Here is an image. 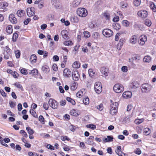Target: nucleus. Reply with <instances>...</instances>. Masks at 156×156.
<instances>
[{
  "instance_id": "nucleus-5",
  "label": "nucleus",
  "mask_w": 156,
  "mask_h": 156,
  "mask_svg": "<svg viewBox=\"0 0 156 156\" xmlns=\"http://www.w3.org/2000/svg\"><path fill=\"white\" fill-rule=\"evenodd\" d=\"M102 34L104 36L107 37H111L113 34L112 31L109 29H105L103 30Z\"/></svg>"
},
{
  "instance_id": "nucleus-32",
  "label": "nucleus",
  "mask_w": 156,
  "mask_h": 156,
  "mask_svg": "<svg viewBox=\"0 0 156 156\" xmlns=\"http://www.w3.org/2000/svg\"><path fill=\"white\" fill-rule=\"evenodd\" d=\"M113 139V138L112 136H108L107 138H105L104 139L103 141L105 142H109L112 141Z\"/></svg>"
},
{
  "instance_id": "nucleus-33",
  "label": "nucleus",
  "mask_w": 156,
  "mask_h": 156,
  "mask_svg": "<svg viewBox=\"0 0 156 156\" xmlns=\"http://www.w3.org/2000/svg\"><path fill=\"white\" fill-rule=\"evenodd\" d=\"M13 85L18 88H19L22 91L23 90V87L19 82H16L14 83Z\"/></svg>"
},
{
  "instance_id": "nucleus-47",
  "label": "nucleus",
  "mask_w": 156,
  "mask_h": 156,
  "mask_svg": "<svg viewBox=\"0 0 156 156\" xmlns=\"http://www.w3.org/2000/svg\"><path fill=\"white\" fill-rule=\"evenodd\" d=\"M86 127L88 128H90L92 129H96V126L93 124H89L86 126Z\"/></svg>"
},
{
  "instance_id": "nucleus-7",
  "label": "nucleus",
  "mask_w": 156,
  "mask_h": 156,
  "mask_svg": "<svg viewBox=\"0 0 156 156\" xmlns=\"http://www.w3.org/2000/svg\"><path fill=\"white\" fill-rule=\"evenodd\" d=\"M72 76L73 79L74 81H77L79 80L80 75L77 70L72 72Z\"/></svg>"
},
{
  "instance_id": "nucleus-3",
  "label": "nucleus",
  "mask_w": 156,
  "mask_h": 156,
  "mask_svg": "<svg viewBox=\"0 0 156 156\" xmlns=\"http://www.w3.org/2000/svg\"><path fill=\"white\" fill-rule=\"evenodd\" d=\"M113 89L115 92L118 93H120L123 92L124 90L123 86L119 83L115 84L114 86Z\"/></svg>"
},
{
  "instance_id": "nucleus-25",
  "label": "nucleus",
  "mask_w": 156,
  "mask_h": 156,
  "mask_svg": "<svg viewBox=\"0 0 156 156\" xmlns=\"http://www.w3.org/2000/svg\"><path fill=\"white\" fill-rule=\"evenodd\" d=\"M37 59V57L36 56L33 54L32 55L30 58V61L32 62H35Z\"/></svg>"
},
{
  "instance_id": "nucleus-49",
  "label": "nucleus",
  "mask_w": 156,
  "mask_h": 156,
  "mask_svg": "<svg viewBox=\"0 0 156 156\" xmlns=\"http://www.w3.org/2000/svg\"><path fill=\"white\" fill-rule=\"evenodd\" d=\"M141 2V0H134V4L136 6H138L140 5Z\"/></svg>"
},
{
  "instance_id": "nucleus-19",
  "label": "nucleus",
  "mask_w": 156,
  "mask_h": 156,
  "mask_svg": "<svg viewBox=\"0 0 156 156\" xmlns=\"http://www.w3.org/2000/svg\"><path fill=\"white\" fill-rule=\"evenodd\" d=\"M70 113L71 115L75 116H77L80 115L79 111L74 109L71 110L70 111Z\"/></svg>"
},
{
  "instance_id": "nucleus-13",
  "label": "nucleus",
  "mask_w": 156,
  "mask_h": 156,
  "mask_svg": "<svg viewBox=\"0 0 156 156\" xmlns=\"http://www.w3.org/2000/svg\"><path fill=\"white\" fill-rule=\"evenodd\" d=\"M117 149L115 150L116 153L119 156H125V154L121 151V147L120 146H118Z\"/></svg>"
},
{
  "instance_id": "nucleus-57",
  "label": "nucleus",
  "mask_w": 156,
  "mask_h": 156,
  "mask_svg": "<svg viewBox=\"0 0 156 156\" xmlns=\"http://www.w3.org/2000/svg\"><path fill=\"white\" fill-rule=\"evenodd\" d=\"M83 95V93L82 91H79L76 94L77 97L79 98L81 97Z\"/></svg>"
},
{
  "instance_id": "nucleus-42",
  "label": "nucleus",
  "mask_w": 156,
  "mask_h": 156,
  "mask_svg": "<svg viewBox=\"0 0 156 156\" xmlns=\"http://www.w3.org/2000/svg\"><path fill=\"white\" fill-rule=\"evenodd\" d=\"M30 113L34 117L36 118L37 117L36 112L33 109H31L30 111Z\"/></svg>"
},
{
  "instance_id": "nucleus-35",
  "label": "nucleus",
  "mask_w": 156,
  "mask_h": 156,
  "mask_svg": "<svg viewBox=\"0 0 156 156\" xmlns=\"http://www.w3.org/2000/svg\"><path fill=\"white\" fill-rule=\"evenodd\" d=\"M119 104L117 102H114L112 103V104L110 105V106L111 108L114 109L113 108H118Z\"/></svg>"
},
{
  "instance_id": "nucleus-9",
  "label": "nucleus",
  "mask_w": 156,
  "mask_h": 156,
  "mask_svg": "<svg viewBox=\"0 0 156 156\" xmlns=\"http://www.w3.org/2000/svg\"><path fill=\"white\" fill-rule=\"evenodd\" d=\"M35 11V9L33 7L27 8V12L29 17H31L34 14Z\"/></svg>"
},
{
  "instance_id": "nucleus-63",
  "label": "nucleus",
  "mask_w": 156,
  "mask_h": 156,
  "mask_svg": "<svg viewBox=\"0 0 156 156\" xmlns=\"http://www.w3.org/2000/svg\"><path fill=\"white\" fill-rule=\"evenodd\" d=\"M61 139L63 141H64L65 140H70L67 136H61Z\"/></svg>"
},
{
  "instance_id": "nucleus-28",
  "label": "nucleus",
  "mask_w": 156,
  "mask_h": 156,
  "mask_svg": "<svg viewBox=\"0 0 156 156\" xmlns=\"http://www.w3.org/2000/svg\"><path fill=\"white\" fill-rule=\"evenodd\" d=\"M25 14L24 11L23 10H18L17 12V15L20 17H21L24 16Z\"/></svg>"
},
{
  "instance_id": "nucleus-1",
  "label": "nucleus",
  "mask_w": 156,
  "mask_h": 156,
  "mask_svg": "<svg viewBox=\"0 0 156 156\" xmlns=\"http://www.w3.org/2000/svg\"><path fill=\"white\" fill-rule=\"evenodd\" d=\"M77 15L81 17H86L87 15V10L84 8H79L76 11Z\"/></svg>"
},
{
  "instance_id": "nucleus-37",
  "label": "nucleus",
  "mask_w": 156,
  "mask_h": 156,
  "mask_svg": "<svg viewBox=\"0 0 156 156\" xmlns=\"http://www.w3.org/2000/svg\"><path fill=\"white\" fill-rule=\"evenodd\" d=\"M28 70H27L24 68H22L20 70L21 73L24 75H27L28 73Z\"/></svg>"
},
{
  "instance_id": "nucleus-18",
  "label": "nucleus",
  "mask_w": 156,
  "mask_h": 156,
  "mask_svg": "<svg viewBox=\"0 0 156 156\" xmlns=\"http://www.w3.org/2000/svg\"><path fill=\"white\" fill-rule=\"evenodd\" d=\"M29 74H32L33 76L36 78H37L38 75V70L36 69H34L31 71L29 73Z\"/></svg>"
},
{
  "instance_id": "nucleus-41",
  "label": "nucleus",
  "mask_w": 156,
  "mask_h": 156,
  "mask_svg": "<svg viewBox=\"0 0 156 156\" xmlns=\"http://www.w3.org/2000/svg\"><path fill=\"white\" fill-rule=\"evenodd\" d=\"M144 121V119H136L135 120L134 122L135 124H139L142 123Z\"/></svg>"
},
{
  "instance_id": "nucleus-59",
  "label": "nucleus",
  "mask_w": 156,
  "mask_h": 156,
  "mask_svg": "<svg viewBox=\"0 0 156 156\" xmlns=\"http://www.w3.org/2000/svg\"><path fill=\"white\" fill-rule=\"evenodd\" d=\"M9 104L10 107L12 108L14 107L16 105V103L12 101H9Z\"/></svg>"
},
{
  "instance_id": "nucleus-60",
  "label": "nucleus",
  "mask_w": 156,
  "mask_h": 156,
  "mask_svg": "<svg viewBox=\"0 0 156 156\" xmlns=\"http://www.w3.org/2000/svg\"><path fill=\"white\" fill-rule=\"evenodd\" d=\"M10 49L8 46H6L4 50V51H5L7 54H9L10 52Z\"/></svg>"
},
{
  "instance_id": "nucleus-15",
  "label": "nucleus",
  "mask_w": 156,
  "mask_h": 156,
  "mask_svg": "<svg viewBox=\"0 0 156 156\" xmlns=\"http://www.w3.org/2000/svg\"><path fill=\"white\" fill-rule=\"evenodd\" d=\"M101 72L102 74L105 75V76L108 75V69L105 67H102L101 69Z\"/></svg>"
},
{
  "instance_id": "nucleus-30",
  "label": "nucleus",
  "mask_w": 156,
  "mask_h": 156,
  "mask_svg": "<svg viewBox=\"0 0 156 156\" xmlns=\"http://www.w3.org/2000/svg\"><path fill=\"white\" fill-rule=\"evenodd\" d=\"M151 133L150 129L147 128H145L144 129L143 134L145 135H148Z\"/></svg>"
},
{
  "instance_id": "nucleus-26",
  "label": "nucleus",
  "mask_w": 156,
  "mask_h": 156,
  "mask_svg": "<svg viewBox=\"0 0 156 156\" xmlns=\"http://www.w3.org/2000/svg\"><path fill=\"white\" fill-rule=\"evenodd\" d=\"M88 74L90 77H94L95 74V71L92 69H90L88 71Z\"/></svg>"
},
{
  "instance_id": "nucleus-38",
  "label": "nucleus",
  "mask_w": 156,
  "mask_h": 156,
  "mask_svg": "<svg viewBox=\"0 0 156 156\" xmlns=\"http://www.w3.org/2000/svg\"><path fill=\"white\" fill-rule=\"evenodd\" d=\"M64 44L65 46H69L73 45V43L71 41H66L63 43Z\"/></svg>"
},
{
  "instance_id": "nucleus-21",
  "label": "nucleus",
  "mask_w": 156,
  "mask_h": 156,
  "mask_svg": "<svg viewBox=\"0 0 156 156\" xmlns=\"http://www.w3.org/2000/svg\"><path fill=\"white\" fill-rule=\"evenodd\" d=\"M42 70L45 73H48L50 71V69L49 66L46 65L42 66Z\"/></svg>"
},
{
  "instance_id": "nucleus-8",
  "label": "nucleus",
  "mask_w": 156,
  "mask_h": 156,
  "mask_svg": "<svg viewBox=\"0 0 156 156\" xmlns=\"http://www.w3.org/2000/svg\"><path fill=\"white\" fill-rule=\"evenodd\" d=\"M140 40L138 41V43L141 46L144 44L145 42L147 41V37L144 35H141L139 37Z\"/></svg>"
},
{
  "instance_id": "nucleus-14",
  "label": "nucleus",
  "mask_w": 156,
  "mask_h": 156,
  "mask_svg": "<svg viewBox=\"0 0 156 156\" xmlns=\"http://www.w3.org/2000/svg\"><path fill=\"white\" fill-rule=\"evenodd\" d=\"M137 40V37L136 35H133L130 38L129 42L131 44H134L136 43Z\"/></svg>"
},
{
  "instance_id": "nucleus-22",
  "label": "nucleus",
  "mask_w": 156,
  "mask_h": 156,
  "mask_svg": "<svg viewBox=\"0 0 156 156\" xmlns=\"http://www.w3.org/2000/svg\"><path fill=\"white\" fill-rule=\"evenodd\" d=\"M8 6V3L6 2H0V9H5Z\"/></svg>"
},
{
  "instance_id": "nucleus-48",
  "label": "nucleus",
  "mask_w": 156,
  "mask_h": 156,
  "mask_svg": "<svg viewBox=\"0 0 156 156\" xmlns=\"http://www.w3.org/2000/svg\"><path fill=\"white\" fill-rule=\"evenodd\" d=\"M14 53H15L16 58H19L20 57V51L18 50L16 51H15Z\"/></svg>"
},
{
  "instance_id": "nucleus-2",
  "label": "nucleus",
  "mask_w": 156,
  "mask_h": 156,
  "mask_svg": "<svg viewBox=\"0 0 156 156\" xmlns=\"http://www.w3.org/2000/svg\"><path fill=\"white\" fill-rule=\"evenodd\" d=\"M151 86L148 83H144L142 85L141 88L143 93H148L151 90Z\"/></svg>"
},
{
  "instance_id": "nucleus-34",
  "label": "nucleus",
  "mask_w": 156,
  "mask_h": 156,
  "mask_svg": "<svg viewBox=\"0 0 156 156\" xmlns=\"http://www.w3.org/2000/svg\"><path fill=\"white\" fill-rule=\"evenodd\" d=\"M112 26L116 30H118L120 28V26L118 23H114L112 25Z\"/></svg>"
},
{
  "instance_id": "nucleus-17",
  "label": "nucleus",
  "mask_w": 156,
  "mask_h": 156,
  "mask_svg": "<svg viewBox=\"0 0 156 156\" xmlns=\"http://www.w3.org/2000/svg\"><path fill=\"white\" fill-rule=\"evenodd\" d=\"M62 37L65 39H67L69 38L68 36V32L65 30H62L61 33Z\"/></svg>"
},
{
  "instance_id": "nucleus-24",
  "label": "nucleus",
  "mask_w": 156,
  "mask_h": 156,
  "mask_svg": "<svg viewBox=\"0 0 156 156\" xmlns=\"http://www.w3.org/2000/svg\"><path fill=\"white\" fill-rule=\"evenodd\" d=\"M113 108L114 109L111 108L110 109V114L113 116L115 115L118 112V108Z\"/></svg>"
},
{
  "instance_id": "nucleus-58",
  "label": "nucleus",
  "mask_w": 156,
  "mask_h": 156,
  "mask_svg": "<svg viewBox=\"0 0 156 156\" xmlns=\"http://www.w3.org/2000/svg\"><path fill=\"white\" fill-rule=\"evenodd\" d=\"M76 88L77 86L75 83H73L72 84L71 87V89L72 90H74L76 89Z\"/></svg>"
},
{
  "instance_id": "nucleus-20",
  "label": "nucleus",
  "mask_w": 156,
  "mask_h": 156,
  "mask_svg": "<svg viewBox=\"0 0 156 156\" xmlns=\"http://www.w3.org/2000/svg\"><path fill=\"white\" fill-rule=\"evenodd\" d=\"M125 40L123 38H122L120 40L119 43L117 45V48L118 50H120Z\"/></svg>"
},
{
  "instance_id": "nucleus-23",
  "label": "nucleus",
  "mask_w": 156,
  "mask_h": 156,
  "mask_svg": "<svg viewBox=\"0 0 156 156\" xmlns=\"http://www.w3.org/2000/svg\"><path fill=\"white\" fill-rule=\"evenodd\" d=\"M81 0H74L73 2V7L78 6L80 3Z\"/></svg>"
},
{
  "instance_id": "nucleus-45",
  "label": "nucleus",
  "mask_w": 156,
  "mask_h": 156,
  "mask_svg": "<svg viewBox=\"0 0 156 156\" xmlns=\"http://www.w3.org/2000/svg\"><path fill=\"white\" fill-rule=\"evenodd\" d=\"M144 24L148 27H150L151 24V22L150 20L146 19L145 21Z\"/></svg>"
},
{
  "instance_id": "nucleus-44",
  "label": "nucleus",
  "mask_w": 156,
  "mask_h": 156,
  "mask_svg": "<svg viewBox=\"0 0 156 156\" xmlns=\"http://www.w3.org/2000/svg\"><path fill=\"white\" fill-rule=\"evenodd\" d=\"M18 37V34L16 33H15L13 34L12 37V41L13 42H15L16 41V39Z\"/></svg>"
},
{
  "instance_id": "nucleus-36",
  "label": "nucleus",
  "mask_w": 156,
  "mask_h": 156,
  "mask_svg": "<svg viewBox=\"0 0 156 156\" xmlns=\"http://www.w3.org/2000/svg\"><path fill=\"white\" fill-rule=\"evenodd\" d=\"M26 130L27 131L29 135H32L34 133V131L32 129H30V127L28 126L26 127Z\"/></svg>"
},
{
  "instance_id": "nucleus-16",
  "label": "nucleus",
  "mask_w": 156,
  "mask_h": 156,
  "mask_svg": "<svg viewBox=\"0 0 156 156\" xmlns=\"http://www.w3.org/2000/svg\"><path fill=\"white\" fill-rule=\"evenodd\" d=\"M122 96L126 98H130L132 96V93L129 91H125L123 93Z\"/></svg>"
},
{
  "instance_id": "nucleus-54",
  "label": "nucleus",
  "mask_w": 156,
  "mask_h": 156,
  "mask_svg": "<svg viewBox=\"0 0 156 156\" xmlns=\"http://www.w3.org/2000/svg\"><path fill=\"white\" fill-rule=\"evenodd\" d=\"M96 108L100 111H102L103 109V104H101L100 105H97L96 107Z\"/></svg>"
},
{
  "instance_id": "nucleus-12",
  "label": "nucleus",
  "mask_w": 156,
  "mask_h": 156,
  "mask_svg": "<svg viewBox=\"0 0 156 156\" xmlns=\"http://www.w3.org/2000/svg\"><path fill=\"white\" fill-rule=\"evenodd\" d=\"M71 74V71L70 70L67 68L65 69L63 72V76L65 77L68 78L70 77Z\"/></svg>"
},
{
  "instance_id": "nucleus-56",
  "label": "nucleus",
  "mask_w": 156,
  "mask_h": 156,
  "mask_svg": "<svg viewBox=\"0 0 156 156\" xmlns=\"http://www.w3.org/2000/svg\"><path fill=\"white\" fill-rule=\"evenodd\" d=\"M137 84L136 83L134 82L132 83H131V87L132 88H137L138 86H137Z\"/></svg>"
},
{
  "instance_id": "nucleus-29",
  "label": "nucleus",
  "mask_w": 156,
  "mask_h": 156,
  "mask_svg": "<svg viewBox=\"0 0 156 156\" xmlns=\"http://www.w3.org/2000/svg\"><path fill=\"white\" fill-rule=\"evenodd\" d=\"M80 63L78 61L75 62L72 65L73 67L75 68H79L80 67Z\"/></svg>"
},
{
  "instance_id": "nucleus-53",
  "label": "nucleus",
  "mask_w": 156,
  "mask_h": 156,
  "mask_svg": "<svg viewBox=\"0 0 156 156\" xmlns=\"http://www.w3.org/2000/svg\"><path fill=\"white\" fill-rule=\"evenodd\" d=\"M20 133L22 134L23 136L25 137H27V135L26 132L23 130H21L20 131Z\"/></svg>"
},
{
  "instance_id": "nucleus-55",
  "label": "nucleus",
  "mask_w": 156,
  "mask_h": 156,
  "mask_svg": "<svg viewBox=\"0 0 156 156\" xmlns=\"http://www.w3.org/2000/svg\"><path fill=\"white\" fill-rule=\"evenodd\" d=\"M96 26V24L92 22H91L89 25V27L91 29L94 28Z\"/></svg>"
},
{
  "instance_id": "nucleus-50",
  "label": "nucleus",
  "mask_w": 156,
  "mask_h": 156,
  "mask_svg": "<svg viewBox=\"0 0 156 156\" xmlns=\"http://www.w3.org/2000/svg\"><path fill=\"white\" fill-rule=\"evenodd\" d=\"M66 100L68 101L71 103L73 105H75V101L69 97H67Z\"/></svg>"
},
{
  "instance_id": "nucleus-4",
  "label": "nucleus",
  "mask_w": 156,
  "mask_h": 156,
  "mask_svg": "<svg viewBox=\"0 0 156 156\" xmlns=\"http://www.w3.org/2000/svg\"><path fill=\"white\" fill-rule=\"evenodd\" d=\"M48 104L50 107L53 109L57 108L58 103L53 99L50 98L48 101Z\"/></svg>"
},
{
  "instance_id": "nucleus-62",
  "label": "nucleus",
  "mask_w": 156,
  "mask_h": 156,
  "mask_svg": "<svg viewBox=\"0 0 156 156\" xmlns=\"http://www.w3.org/2000/svg\"><path fill=\"white\" fill-rule=\"evenodd\" d=\"M87 143L89 145H94V143L93 142V140L88 139L87 140Z\"/></svg>"
},
{
  "instance_id": "nucleus-64",
  "label": "nucleus",
  "mask_w": 156,
  "mask_h": 156,
  "mask_svg": "<svg viewBox=\"0 0 156 156\" xmlns=\"http://www.w3.org/2000/svg\"><path fill=\"white\" fill-rule=\"evenodd\" d=\"M28 154L30 156H38V155L36 153H33L31 152H29L28 153Z\"/></svg>"
},
{
  "instance_id": "nucleus-40",
  "label": "nucleus",
  "mask_w": 156,
  "mask_h": 156,
  "mask_svg": "<svg viewBox=\"0 0 156 156\" xmlns=\"http://www.w3.org/2000/svg\"><path fill=\"white\" fill-rule=\"evenodd\" d=\"M71 20L73 23H76L78 22L79 20L77 17L74 16L71 18Z\"/></svg>"
},
{
  "instance_id": "nucleus-39",
  "label": "nucleus",
  "mask_w": 156,
  "mask_h": 156,
  "mask_svg": "<svg viewBox=\"0 0 156 156\" xmlns=\"http://www.w3.org/2000/svg\"><path fill=\"white\" fill-rule=\"evenodd\" d=\"M122 25L125 27H128L129 24L130 23L127 20H123L122 22Z\"/></svg>"
},
{
  "instance_id": "nucleus-11",
  "label": "nucleus",
  "mask_w": 156,
  "mask_h": 156,
  "mask_svg": "<svg viewBox=\"0 0 156 156\" xmlns=\"http://www.w3.org/2000/svg\"><path fill=\"white\" fill-rule=\"evenodd\" d=\"M9 20L11 23L13 24H16L17 22L15 16L13 14H11L9 15Z\"/></svg>"
},
{
  "instance_id": "nucleus-31",
  "label": "nucleus",
  "mask_w": 156,
  "mask_h": 156,
  "mask_svg": "<svg viewBox=\"0 0 156 156\" xmlns=\"http://www.w3.org/2000/svg\"><path fill=\"white\" fill-rule=\"evenodd\" d=\"M6 32L9 34H11L12 32V26L10 25L7 27L6 29Z\"/></svg>"
},
{
  "instance_id": "nucleus-61",
  "label": "nucleus",
  "mask_w": 156,
  "mask_h": 156,
  "mask_svg": "<svg viewBox=\"0 0 156 156\" xmlns=\"http://www.w3.org/2000/svg\"><path fill=\"white\" fill-rule=\"evenodd\" d=\"M39 120L42 123L44 124V118L42 115H40L39 117Z\"/></svg>"
},
{
  "instance_id": "nucleus-27",
  "label": "nucleus",
  "mask_w": 156,
  "mask_h": 156,
  "mask_svg": "<svg viewBox=\"0 0 156 156\" xmlns=\"http://www.w3.org/2000/svg\"><path fill=\"white\" fill-rule=\"evenodd\" d=\"M151 58L149 55L145 56L143 59L144 62L147 63L150 62L151 61Z\"/></svg>"
},
{
  "instance_id": "nucleus-6",
  "label": "nucleus",
  "mask_w": 156,
  "mask_h": 156,
  "mask_svg": "<svg viewBox=\"0 0 156 156\" xmlns=\"http://www.w3.org/2000/svg\"><path fill=\"white\" fill-rule=\"evenodd\" d=\"M94 90L98 94H100L102 91L101 83L100 82H96L94 84Z\"/></svg>"
},
{
  "instance_id": "nucleus-10",
  "label": "nucleus",
  "mask_w": 156,
  "mask_h": 156,
  "mask_svg": "<svg viewBox=\"0 0 156 156\" xmlns=\"http://www.w3.org/2000/svg\"><path fill=\"white\" fill-rule=\"evenodd\" d=\"M137 15L141 18H144L147 17L148 13L147 11L142 10L138 12Z\"/></svg>"
},
{
  "instance_id": "nucleus-51",
  "label": "nucleus",
  "mask_w": 156,
  "mask_h": 156,
  "mask_svg": "<svg viewBox=\"0 0 156 156\" xmlns=\"http://www.w3.org/2000/svg\"><path fill=\"white\" fill-rule=\"evenodd\" d=\"M83 34L85 37L86 38L89 37L90 35V32L87 31L84 32Z\"/></svg>"
},
{
  "instance_id": "nucleus-43",
  "label": "nucleus",
  "mask_w": 156,
  "mask_h": 156,
  "mask_svg": "<svg viewBox=\"0 0 156 156\" xmlns=\"http://www.w3.org/2000/svg\"><path fill=\"white\" fill-rule=\"evenodd\" d=\"M140 56L138 55H136L132 57V59L133 60H139L140 59Z\"/></svg>"
},
{
  "instance_id": "nucleus-52",
  "label": "nucleus",
  "mask_w": 156,
  "mask_h": 156,
  "mask_svg": "<svg viewBox=\"0 0 156 156\" xmlns=\"http://www.w3.org/2000/svg\"><path fill=\"white\" fill-rule=\"evenodd\" d=\"M92 36L94 38L97 39L100 36L98 33L96 32L93 33L92 35Z\"/></svg>"
},
{
  "instance_id": "nucleus-46",
  "label": "nucleus",
  "mask_w": 156,
  "mask_h": 156,
  "mask_svg": "<svg viewBox=\"0 0 156 156\" xmlns=\"http://www.w3.org/2000/svg\"><path fill=\"white\" fill-rule=\"evenodd\" d=\"M83 103L85 105H88L89 103V98L88 97H87L84 98L83 100Z\"/></svg>"
}]
</instances>
